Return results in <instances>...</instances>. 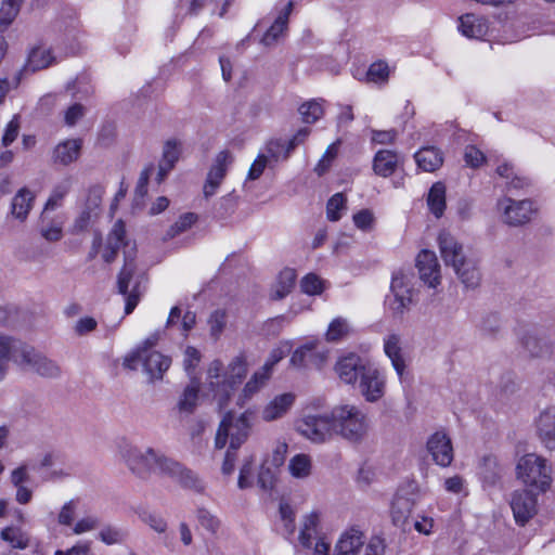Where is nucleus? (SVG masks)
<instances>
[{
    "instance_id": "48",
    "label": "nucleus",
    "mask_w": 555,
    "mask_h": 555,
    "mask_svg": "<svg viewBox=\"0 0 555 555\" xmlns=\"http://www.w3.org/2000/svg\"><path fill=\"white\" fill-rule=\"evenodd\" d=\"M276 473L278 469L270 466L269 461H264L258 474V486L264 491L273 489L276 481Z\"/></svg>"
},
{
    "instance_id": "33",
    "label": "nucleus",
    "mask_w": 555,
    "mask_h": 555,
    "mask_svg": "<svg viewBox=\"0 0 555 555\" xmlns=\"http://www.w3.org/2000/svg\"><path fill=\"white\" fill-rule=\"evenodd\" d=\"M414 157L418 167L427 172L437 170L443 163L441 152L433 146L421 149L415 153Z\"/></svg>"
},
{
    "instance_id": "40",
    "label": "nucleus",
    "mask_w": 555,
    "mask_h": 555,
    "mask_svg": "<svg viewBox=\"0 0 555 555\" xmlns=\"http://www.w3.org/2000/svg\"><path fill=\"white\" fill-rule=\"evenodd\" d=\"M502 467L494 456H485L481 465L482 479L487 485L494 486L502 477Z\"/></svg>"
},
{
    "instance_id": "51",
    "label": "nucleus",
    "mask_w": 555,
    "mask_h": 555,
    "mask_svg": "<svg viewBox=\"0 0 555 555\" xmlns=\"http://www.w3.org/2000/svg\"><path fill=\"white\" fill-rule=\"evenodd\" d=\"M126 537V531L115 526H106L99 532V539L107 545L121 543Z\"/></svg>"
},
{
    "instance_id": "9",
    "label": "nucleus",
    "mask_w": 555,
    "mask_h": 555,
    "mask_svg": "<svg viewBox=\"0 0 555 555\" xmlns=\"http://www.w3.org/2000/svg\"><path fill=\"white\" fill-rule=\"evenodd\" d=\"M391 295L387 297V306L395 317H402L413 304L412 276L403 271L393 273L390 284Z\"/></svg>"
},
{
    "instance_id": "7",
    "label": "nucleus",
    "mask_w": 555,
    "mask_h": 555,
    "mask_svg": "<svg viewBox=\"0 0 555 555\" xmlns=\"http://www.w3.org/2000/svg\"><path fill=\"white\" fill-rule=\"evenodd\" d=\"M170 364V358L165 357L156 349H135L122 360L124 369L135 371L142 367L151 382L162 379Z\"/></svg>"
},
{
    "instance_id": "14",
    "label": "nucleus",
    "mask_w": 555,
    "mask_h": 555,
    "mask_svg": "<svg viewBox=\"0 0 555 555\" xmlns=\"http://www.w3.org/2000/svg\"><path fill=\"white\" fill-rule=\"evenodd\" d=\"M359 389L367 402H376L385 395L386 377L373 364H370L360 377Z\"/></svg>"
},
{
    "instance_id": "43",
    "label": "nucleus",
    "mask_w": 555,
    "mask_h": 555,
    "mask_svg": "<svg viewBox=\"0 0 555 555\" xmlns=\"http://www.w3.org/2000/svg\"><path fill=\"white\" fill-rule=\"evenodd\" d=\"M301 119L306 124H314L324 114L323 106L318 101H308L298 108Z\"/></svg>"
},
{
    "instance_id": "62",
    "label": "nucleus",
    "mask_w": 555,
    "mask_h": 555,
    "mask_svg": "<svg viewBox=\"0 0 555 555\" xmlns=\"http://www.w3.org/2000/svg\"><path fill=\"white\" fill-rule=\"evenodd\" d=\"M100 526V519L96 516H86L79 519L73 527L74 534H82L95 530Z\"/></svg>"
},
{
    "instance_id": "11",
    "label": "nucleus",
    "mask_w": 555,
    "mask_h": 555,
    "mask_svg": "<svg viewBox=\"0 0 555 555\" xmlns=\"http://www.w3.org/2000/svg\"><path fill=\"white\" fill-rule=\"evenodd\" d=\"M498 210L502 221L511 227H519L529 222L533 215V203L529 199L515 201L511 197H503L498 201Z\"/></svg>"
},
{
    "instance_id": "34",
    "label": "nucleus",
    "mask_w": 555,
    "mask_h": 555,
    "mask_svg": "<svg viewBox=\"0 0 555 555\" xmlns=\"http://www.w3.org/2000/svg\"><path fill=\"white\" fill-rule=\"evenodd\" d=\"M201 390V382L196 377H191L190 384L184 388L181 398L178 402L180 412L193 413L197 402Z\"/></svg>"
},
{
    "instance_id": "16",
    "label": "nucleus",
    "mask_w": 555,
    "mask_h": 555,
    "mask_svg": "<svg viewBox=\"0 0 555 555\" xmlns=\"http://www.w3.org/2000/svg\"><path fill=\"white\" fill-rule=\"evenodd\" d=\"M370 364L356 352H349L337 360L335 372L343 383L354 385Z\"/></svg>"
},
{
    "instance_id": "44",
    "label": "nucleus",
    "mask_w": 555,
    "mask_h": 555,
    "mask_svg": "<svg viewBox=\"0 0 555 555\" xmlns=\"http://www.w3.org/2000/svg\"><path fill=\"white\" fill-rule=\"evenodd\" d=\"M70 188V179H64L59 184H56L51 195L49 196L43 210L48 211L55 209L61 204L62 199L66 196V194L69 192Z\"/></svg>"
},
{
    "instance_id": "20",
    "label": "nucleus",
    "mask_w": 555,
    "mask_h": 555,
    "mask_svg": "<svg viewBox=\"0 0 555 555\" xmlns=\"http://www.w3.org/2000/svg\"><path fill=\"white\" fill-rule=\"evenodd\" d=\"M293 9L294 2L291 0L282 9L278 11L273 23L267 29V31L261 38V43L263 46H275L286 37L288 29V20Z\"/></svg>"
},
{
    "instance_id": "50",
    "label": "nucleus",
    "mask_w": 555,
    "mask_h": 555,
    "mask_svg": "<svg viewBox=\"0 0 555 555\" xmlns=\"http://www.w3.org/2000/svg\"><path fill=\"white\" fill-rule=\"evenodd\" d=\"M406 349H385L386 354L391 360L397 374L402 377L405 367L411 359L406 354Z\"/></svg>"
},
{
    "instance_id": "4",
    "label": "nucleus",
    "mask_w": 555,
    "mask_h": 555,
    "mask_svg": "<svg viewBox=\"0 0 555 555\" xmlns=\"http://www.w3.org/2000/svg\"><path fill=\"white\" fill-rule=\"evenodd\" d=\"M331 418L334 435H338L348 441H362L367 434V418L356 405L343 404L333 408Z\"/></svg>"
},
{
    "instance_id": "1",
    "label": "nucleus",
    "mask_w": 555,
    "mask_h": 555,
    "mask_svg": "<svg viewBox=\"0 0 555 555\" xmlns=\"http://www.w3.org/2000/svg\"><path fill=\"white\" fill-rule=\"evenodd\" d=\"M121 456L129 469L140 478H147L152 473L160 474L172 478L183 488L204 491L203 481L193 470L152 448L142 451L129 446L121 451Z\"/></svg>"
},
{
    "instance_id": "12",
    "label": "nucleus",
    "mask_w": 555,
    "mask_h": 555,
    "mask_svg": "<svg viewBox=\"0 0 555 555\" xmlns=\"http://www.w3.org/2000/svg\"><path fill=\"white\" fill-rule=\"evenodd\" d=\"M542 492L518 489L511 494L509 505L517 525L525 526L538 512V495Z\"/></svg>"
},
{
    "instance_id": "36",
    "label": "nucleus",
    "mask_w": 555,
    "mask_h": 555,
    "mask_svg": "<svg viewBox=\"0 0 555 555\" xmlns=\"http://www.w3.org/2000/svg\"><path fill=\"white\" fill-rule=\"evenodd\" d=\"M352 332L353 328L350 322L346 318L337 317L328 324L325 339L327 343L337 344L341 339L350 336Z\"/></svg>"
},
{
    "instance_id": "59",
    "label": "nucleus",
    "mask_w": 555,
    "mask_h": 555,
    "mask_svg": "<svg viewBox=\"0 0 555 555\" xmlns=\"http://www.w3.org/2000/svg\"><path fill=\"white\" fill-rule=\"evenodd\" d=\"M197 220V216L193 212H186L171 225L169 234L175 236L190 229Z\"/></svg>"
},
{
    "instance_id": "19",
    "label": "nucleus",
    "mask_w": 555,
    "mask_h": 555,
    "mask_svg": "<svg viewBox=\"0 0 555 555\" xmlns=\"http://www.w3.org/2000/svg\"><path fill=\"white\" fill-rule=\"evenodd\" d=\"M420 279L431 288L441 283L440 264L434 251L424 249L416 257Z\"/></svg>"
},
{
    "instance_id": "61",
    "label": "nucleus",
    "mask_w": 555,
    "mask_h": 555,
    "mask_svg": "<svg viewBox=\"0 0 555 555\" xmlns=\"http://www.w3.org/2000/svg\"><path fill=\"white\" fill-rule=\"evenodd\" d=\"M410 502L404 498H396L392 502L391 513L395 524H399L406 517V513L410 512Z\"/></svg>"
},
{
    "instance_id": "29",
    "label": "nucleus",
    "mask_w": 555,
    "mask_h": 555,
    "mask_svg": "<svg viewBox=\"0 0 555 555\" xmlns=\"http://www.w3.org/2000/svg\"><path fill=\"white\" fill-rule=\"evenodd\" d=\"M125 234V224L121 220H118L113 225L112 231L107 236L106 246L103 250L102 256L106 262L109 263L115 260L118 249L124 244Z\"/></svg>"
},
{
    "instance_id": "55",
    "label": "nucleus",
    "mask_w": 555,
    "mask_h": 555,
    "mask_svg": "<svg viewBox=\"0 0 555 555\" xmlns=\"http://www.w3.org/2000/svg\"><path fill=\"white\" fill-rule=\"evenodd\" d=\"M502 317L498 312L486 314L480 323V330L488 335L496 334L502 327Z\"/></svg>"
},
{
    "instance_id": "38",
    "label": "nucleus",
    "mask_w": 555,
    "mask_h": 555,
    "mask_svg": "<svg viewBox=\"0 0 555 555\" xmlns=\"http://www.w3.org/2000/svg\"><path fill=\"white\" fill-rule=\"evenodd\" d=\"M427 205L435 217L440 218L446 209V186L441 182L433 184L428 192Z\"/></svg>"
},
{
    "instance_id": "6",
    "label": "nucleus",
    "mask_w": 555,
    "mask_h": 555,
    "mask_svg": "<svg viewBox=\"0 0 555 555\" xmlns=\"http://www.w3.org/2000/svg\"><path fill=\"white\" fill-rule=\"evenodd\" d=\"M247 373L246 362L242 358H236L223 372L222 363L214 361L207 372L209 386L215 396L220 397V402L229 399L234 386L242 382Z\"/></svg>"
},
{
    "instance_id": "26",
    "label": "nucleus",
    "mask_w": 555,
    "mask_h": 555,
    "mask_svg": "<svg viewBox=\"0 0 555 555\" xmlns=\"http://www.w3.org/2000/svg\"><path fill=\"white\" fill-rule=\"evenodd\" d=\"M82 141L80 139H68L59 143L52 154L54 164L67 166L76 162L80 155Z\"/></svg>"
},
{
    "instance_id": "22",
    "label": "nucleus",
    "mask_w": 555,
    "mask_h": 555,
    "mask_svg": "<svg viewBox=\"0 0 555 555\" xmlns=\"http://www.w3.org/2000/svg\"><path fill=\"white\" fill-rule=\"evenodd\" d=\"M365 543V535L358 527L346 529L339 537L334 555H359Z\"/></svg>"
},
{
    "instance_id": "15",
    "label": "nucleus",
    "mask_w": 555,
    "mask_h": 555,
    "mask_svg": "<svg viewBox=\"0 0 555 555\" xmlns=\"http://www.w3.org/2000/svg\"><path fill=\"white\" fill-rule=\"evenodd\" d=\"M283 358L282 350L276 349L273 351L271 358L256 371L250 379L246 383L240 396V403L243 404L246 400L253 398L269 380L273 366Z\"/></svg>"
},
{
    "instance_id": "28",
    "label": "nucleus",
    "mask_w": 555,
    "mask_h": 555,
    "mask_svg": "<svg viewBox=\"0 0 555 555\" xmlns=\"http://www.w3.org/2000/svg\"><path fill=\"white\" fill-rule=\"evenodd\" d=\"M23 0H2L0 9V33H2L17 16ZM7 44L0 36V61L4 56Z\"/></svg>"
},
{
    "instance_id": "46",
    "label": "nucleus",
    "mask_w": 555,
    "mask_h": 555,
    "mask_svg": "<svg viewBox=\"0 0 555 555\" xmlns=\"http://www.w3.org/2000/svg\"><path fill=\"white\" fill-rule=\"evenodd\" d=\"M180 143L176 140H169L165 143L163 149V157L160 163H164L165 170H171L180 156Z\"/></svg>"
},
{
    "instance_id": "2",
    "label": "nucleus",
    "mask_w": 555,
    "mask_h": 555,
    "mask_svg": "<svg viewBox=\"0 0 555 555\" xmlns=\"http://www.w3.org/2000/svg\"><path fill=\"white\" fill-rule=\"evenodd\" d=\"M438 245L444 263L453 268L465 287H477L481 280L480 270L477 261L467 256L464 246L448 232L439 234Z\"/></svg>"
},
{
    "instance_id": "49",
    "label": "nucleus",
    "mask_w": 555,
    "mask_h": 555,
    "mask_svg": "<svg viewBox=\"0 0 555 555\" xmlns=\"http://www.w3.org/2000/svg\"><path fill=\"white\" fill-rule=\"evenodd\" d=\"M1 538L9 542L13 547L24 550L28 546L27 537L13 527H7L1 531Z\"/></svg>"
},
{
    "instance_id": "52",
    "label": "nucleus",
    "mask_w": 555,
    "mask_h": 555,
    "mask_svg": "<svg viewBox=\"0 0 555 555\" xmlns=\"http://www.w3.org/2000/svg\"><path fill=\"white\" fill-rule=\"evenodd\" d=\"M196 518L198 524L211 533H216L220 527L218 517L204 507L197 508Z\"/></svg>"
},
{
    "instance_id": "32",
    "label": "nucleus",
    "mask_w": 555,
    "mask_h": 555,
    "mask_svg": "<svg viewBox=\"0 0 555 555\" xmlns=\"http://www.w3.org/2000/svg\"><path fill=\"white\" fill-rule=\"evenodd\" d=\"M320 514L311 512L304 516L299 532V542L304 547H311L312 542L318 537L320 526Z\"/></svg>"
},
{
    "instance_id": "64",
    "label": "nucleus",
    "mask_w": 555,
    "mask_h": 555,
    "mask_svg": "<svg viewBox=\"0 0 555 555\" xmlns=\"http://www.w3.org/2000/svg\"><path fill=\"white\" fill-rule=\"evenodd\" d=\"M464 159L468 166H470L473 168H477L485 163L486 156L476 146L468 145V146H466L465 152H464Z\"/></svg>"
},
{
    "instance_id": "23",
    "label": "nucleus",
    "mask_w": 555,
    "mask_h": 555,
    "mask_svg": "<svg viewBox=\"0 0 555 555\" xmlns=\"http://www.w3.org/2000/svg\"><path fill=\"white\" fill-rule=\"evenodd\" d=\"M196 325V313L188 310L182 314L180 307L175 306L170 309L166 321V330H177L182 337H188L189 333Z\"/></svg>"
},
{
    "instance_id": "30",
    "label": "nucleus",
    "mask_w": 555,
    "mask_h": 555,
    "mask_svg": "<svg viewBox=\"0 0 555 555\" xmlns=\"http://www.w3.org/2000/svg\"><path fill=\"white\" fill-rule=\"evenodd\" d=\"M125 234V224L121 220H118L113 225L112 231L107 236L106 246L103 250L102 256L106 262L109 263L115 260L118 249L124 244Z\"/></svg>"
},
{
    "instance_id": "17",
    "label": "nucleus",
    "mask_w": 555,
    "mask_h": 555,
    "mask_svg": "<svg viewBox=\"0 0 555 555\" xmlns=\"http://www.w3.org/2000/svg\"><path fill=\"white\" fill-rule=\"evenodd\" d=\"M426 450L437 465L441 467L451 465L454 456L453 447L450 437L443 430L428 437Z\"/></svg>"
},
{
    "instance_id": "21",
    "label": "nucleus",
    "mask_w": 555,
    "mask_h": 555,
    "mask_svg": "<svg viewBox=\"0 0 555 555\" xmlns=\"http://www.w3.org/2000/svg\"><path fill=\"white\" fill-rule=\"evenodd\" d=\"M535 434L548 450H555V405L541 411L534 421Z\"/></svg>"
},
{
    "instance_id": "58",
    "label": "nucleus",
    "mask_w": 555,
    "mask_h": 555,
    "mask_svg": "<svg viewBox=\"0 0 555 555\" xmlns=\"http://www.w3.org/2000/svg\"><path fill=\"white\" fill-rule=\"evenodd\" d=\"M354 225L364 232L371 231L374 225V215L370 209H362L353 215Z\"/></svg>"
},
{
    "instance_id": "41",
    "label": "nucleus",
    "mask_w": 555,
    "mask_h": 555,
    "mask_svg": "<svg viewBox=\"0 0 555 555\" xmlns=\"http://www.w3.org/2000/svg\"><path fill=\"white\" fill-rule=\"evenodd\" d=\"M209 335L212 339L217 340L227 325V312L223 309L214 310L206 321Z\"/></svg>"
},
{
    "instance_id": "53",
    "label": "nucleus",
    "mask_w": 555,
    "mask_h": 555,
    "mask_svg": "<svg viewBox=\"0 0 555 555\" xmlns=\"http://www.w3.org/2000/svg\"><path fill=\"white\" fill-rule=\"evenodd\" d=\"M300 287L308 295H319L324 289V281L317 274L309 273L301 280Z\"/></svg>"
},
{
    "instance_id": "39",
    "label": "nucleus",
    "mask_w": 555,
    "mask_h": 555,
    "mask_svg": "<svg viewBox=\"0 0 555 555\" xmlns=\"http://www.w3.org/2000/svg\"><path fill=\"white\" fill-rule=\"evenodd\" d=\"M40 233L49 242H57L63 236V221L60 219L47 220V211L41 214Z\"/></svg>"
},
{
    "instance_id": "42",
    "label": "nucleus",
    "mask_w": 555,
    "mask_h": 555,
    "mask_svg": "<svg viewBox=\"0 0 555 555\" xmlns=\"http://www.w3.org/2000/svg\"><path fill=\"white\" fill-rule=\"evenodd\" d=\"M289 473L295 478H307L311 474V460L307 454L293 456L288 465Z\"/></svg>"
},
{
    "instance_id": "54",
    "label": "nucleus",
    "mask_w": 555,
    "mask_h": 555,
    "mask_svg": "<svg viewBox=\"0 0 555 555\" xmlns=\"http://www.w3.org/2000/svg\"><path fill=\"white\" fill-rule=\"evenodd\" d=\"M287 150V141L284 140H271L266 146V156L268 159L271 158L275 162L287 159L289 156L285 155Z\"/></svg>"
},
{
    "instance_id": "60",
    "label": "nucleus",
    "mask_w": 555,
    "mask_h": 555,
    "mask_svg": "<svg viewBox=\"0 0 555 555\" xmlns=\"http://www.w3.org/2000/svg\"><path fill=\"white\" fill-rule=\"evenodd\" d=\"M77 509V502L69 500L62 507L57 516V521L62 526H72Z\"/></svg>"
},
{
    "instance_id": "56",
    "label": "nucleus",
    "mask_w": 555,
    "mask_h": 555,
    "mask_svg": "<svg viewBox=\"0 0 555 555\" xmlns=\"http://www.w3.org/2000/svg\"><path fill=\"white\" fill-rule=\"evenodd\" d=\"M388 76L389 68L385 62L373 63L366 72V79L372 82H385Z\"/></svg>"
},
{
    "instance_id": "10",
    "label": "nucleus",
    "mask_w": 555,
    "mask_h": 555,
    "mask_svg": "<svg viewBox=\"0 0 555 555\" xmlns=\"http://www.w3.org/2000/svg\"><path fill=\"white\" fill-rule=\"evenodd\" d=\"M135 263L130 255H126L124 267L118 275V291L126 297L125 313L130 314L137 307L141 289V278H134Z\"/></svg>"
},
{
    "instance_id": "63",
    "label": "nucleus",
    "mask_w": 555,
    "mask_h": 555,
    "mask_svg": "<svg viewBox=\"0 0 555 555\" xmlns=\"http://www.w3.org/2000/svg\"><path fill=\"white\" fill-rule=\"evenodd\" d=\"M99 217L94 212L83 209L73 225V232L79 233L92 225Z\"/></svg>"
},
{
    "instance_id": "18",
    "label": "nucleus",
    "mask_w": 555,
    "mask_h": 555,
    "mask_svg": "<svg viewBox=\"0 0 555 555\" xmlns=\"http://www.w3.org/2000/svg\"><path fill=\"white\" fill-rule=\"evenodd\" d=\"M233 163V155L229 151H221L217 154L210 167L206 182L203 188L205 198L214 196L223 181L229 166Z\"/></svg>"
},
{
    "instance_id": "3",
    "label": "nucleus",
    "mask_w": 555,
    "mask_h": 555,
    "mask_svg": "<svg viewBox=\"0 0 555 555\" xmlns=\"http://www.w3.org/2000/svg\"><path fill=\"white\" fill-rule=\"evenodd\" d=\"M11 364L42 377L54 378L61 374L60 366L48 359L40 349H0V382Z\"/></svg>"
},
{
    "instance_id": "31",
    "label": "nucleus",
    "mask_w": 555,
    "mask_h": 555,
    "mask_svg": "<svg viewBox=\"0 0 555 555\" xmlns=\"http://www.w3.org/2000/svg\"><path fill=\"white\" fill-rule=\"evenodd\" d=\"M398 162L399 157L396 152L380 150L375 154L373 169L376 175L386 178L395 172Z\"/></svg>"
},
{
    "instance_id": "13",
    "label": "nucleus",
    "mask_w": 555,
    "mask_h": 555,
    "mask_svg": "<svg viewBox=\"0 0 555 555\" xmlns=\"http://www.w3.org/2000/svg\"><path fill=\"white\" fill-rule=\"evenodd\" d=\"M331 413L324 415H307L297 424V430L312 442H325L334 435Z\"/></svg>"
},
{
    "instance_id": "8",
    "label": "nucleus",
    "mask_w": 555,
    "mask_h": 555,
    "mask_svg": "<svg viewBox=\"0 0 555 555\" xmlns=\"http://www.w3.org/2000/svg\"><path fill=\"white\" fill-rule=\"evenodd\" d=\"M250 430L249 414L242 413L236 416L234 413H227L220 422L215 438V447L223 449L230 439V449L237 450L248 438Z\"/></svg>"
},
{
    "instance_id": "45",
    "label": "nucleus",
    "mask_w": 555,
    "mask_h": 555,
    "mask_svg": "<svg viewBox=\"0 0 555 555\" xmlns=\"http://www.w3.org/2000/svg\"><path fill=\"white\" fill-rule=\"evenodd\" d=\"M346 210V197L343 193L334 194L327 202L326 216L331 221H338Z\"/></svg>"
},
{
    "instance_id": "37",
    "label": "nucleus",
    "mask_w": 555,
    "mask_h": 555,
    "mask_svg": "<svg viewBox=\"0 0 555 555\" xmlns=\"http://www.w3.org/2000/svg\"><path fill=\"white\" fill-rule=\"evenodd\" d=\"M296 271L291 268L282 270L272 289V297L274 299H282L287 296L295 286Z\"/></svg>"
},
{
    "instance_id": "27",
    "label": "nucleus",
    "mask_w": 555,
    "mask_h": 555,
    "mask_svg": "<svg viewBox=\"0 0 555 555\" xmlns=\"http://www.w3.org/2000/svg\"><path fill=\"white\" fill-rule=\"evenodd\" d=\"M488 22L482 16L475 14H465L460 17L459 29L467 38L479 39L488 33Z\"/></svg>"
},
{
    "instance_id": "5",
    "label": "nucleus",
    "mask_w": 555,
    "mask_h": 555,
    "mask_svg": "<svg viewBox=\"0 0 555 555\" xmlns=\"http://www.w3.org/2000/svg\"><path fill=\"white\" fill-rule=\"evenodd\" d=\"M551 473L547 461L535 453L522 455L516 465V477L526 489L542 493L551 487Z\"/></svg>"
},
{
    "instance_id": "24",
    "label": "nucleus",
    "mask_w": 555,
    "mask_h": 555,
    "mask_svg": "<svg viewBox=\"0 0 555 555\" xmlns=\"http://www.w3.org/2000/svg\"><path fill=\"white\" fill-rule=\"evenodd\" d=\"M35 194L27 188L20 189L12 197L10 215L13 219L23 223L27 220L35 204Z\"/></svg>"
},
{
    "instance_id": "35",
    "label": "nucleus",
    "mask_w": 555,
    "mask_h": 555,
    "mask_svg": "<svg viewBox=\"0 0 555 555\" xmlns=\"http://www.w3.org/2000/svg\"><path fill=\"white\" fill-rule=\"evenodd\" d=\"M53 62L54 56L51 50L44 46H38L30 50L26 68L36 72L49 67Z\"/></svg>"
},
{
    "instance_id": "57",
    "label": "nucleus",
    "mask_w": 555,
    "mask_h": 555,
    "mask_svg": "<svg viewBox=\"0 0 555 555\" xmlns=\"http://www.w3.org/2000/svg\"><path fill=\"white\" fill-rule=\"evenodd\" d=\"M202 359V354L198 349H184L183 351V367L188 375L192 376L195 374V370L198 366Z\"/></svg>"
},
{
    "instance_id": "47",
    "label": "nucleus",
    "mask_w": 555,
    "mask_h": 555,
    "mask_svg": "<svg viewBox=\"0 0 555 555\" xmlns=\"http://www.w3.org/2000/svg\"><path fill=\"white\" fill-rule=\"evenodd\" d=\"M519 344L524 346H537L542 344V332L535 326H522L517 330Z\"/></svg>"
},
{
    "instance_id": "25",
    "label": "nucleus",
    "mask_w": 555,
    "mask_h": 555,
    "mask_svg": "<svg viewBox=\"0 0 555 555\" xmlns=\"http://www.w3.org/2000/svg\"><path fill=\"white\" fill-rule=\"evenodd\" d=\"M295 395L285 392L275 396L262 410L261 417L266 422H272L283 417L295 402Z\"/></svg>"
}]
</instances>
